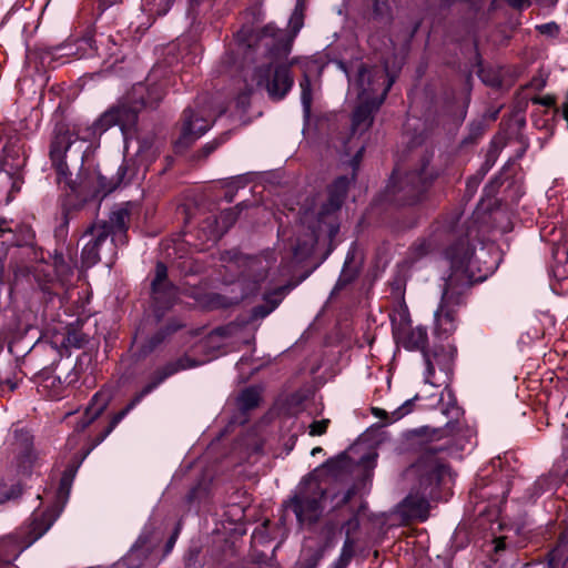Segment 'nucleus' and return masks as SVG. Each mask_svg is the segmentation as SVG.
Here are the masks:
<instances>
[{
    "label": "nucleus",
    "instance_id": "obj_29",
    "mask_svg": "<svg viewBox=\"0 0 568 568\" xmlns=\"http://www.w3.org/2000/svg\"><path fill=\"white\" fill-rule=\"evenodd\" d=\"M42 63H51L60 58L69 57L73 54L72 45L68 43H60L58 45L43 47L41 49Z\"/></svg>",
    "mask_w": 568,
    "mask_h": 568
},
{
    "label": "nucleus",
    "instance_id": "obj_11",
    "mask_svg": "<svg viewBox=\"0 0 568 568\" xmlns=\"http://www.w3.org/2000/svg\"><path fill=\"white\" fill-rule=\"evenodd\" d=\"M200 365V362L194 358L183 355L174 361L168 362L162 367L155 369L150 376L149 382L144 385V387L130 400V403L119 413L113 415L110 420L109 426L97 438L93 444V447L101 444L118 426V424L150 393H152L158 386H160L164 381L174 374L193 368Z\"/></svg>",
    "mask_w": 568,
    "mask_h": 568
},
{
    "label": "nucleus",
    "instance_id": "obj_51",
    "mask_svg": "<svg viewBox=\"0 0 568 568\" xmlns=\"http://www.w3.org/2000/svg\"><path fill=\"white\" fill-rule=\"evenodd\" d=\"M69 224V216H68V212L67 211H63V222L61 223V225L58 227V232L60 234H62L64 232V230L67 229Z\"/></svg>",
    "mask_w": 568,
    "mask_h": 568
},
{
    "label": "nucleus",
    "instance_id": "obj_5",
    "mask_svg": "<svg viewBox=\"0 0 568 568\" xmlns=\"http://www.w3.org/2000/svg\"><path fill=\"white\" fill-rule=\"evenodd\" d=\"M442 449L443 446H428L412 467V471L417 476V484L397 507L398 514L405 520H427L429 500L439 499V489L452 481L447 465L438 456Z\"/></svg>",
    "mask_w": 568,
    "mask_h": 568
},
{
    "label": "nucleus",
    "instance_id": "obj_48",
    "mask_svg": "<svg viewBox=\"0 0 568 568\" xmlns=\"http://www.w3.org/2000/svg\"><path fill=\"white\" fill-rule=\"evenodd\" d=\"M386 9H387V3L386 2H381L379 0H375V2H374V12L377 16L384 14Z\"/></svg>",
    "mask_w": 568,
    "mask_h": 568
},
{
    "label": "nucleus",
    "instance_id": "obj_15",
    "mask_svg": "<svg viewBox=\"0 0 568 568\" xmlns=\"http://www.w3.org/2000/svg\"><path fill=\"white\" fill-rule=\"evenodd\" d=\"M152 300L156 317L160 318L165 311L171 308L181 293L190 295L195 300H202L201 292H189L174 285L168 277V267L164 263L158 262L155 274L151 282Z\"/></svg>",
    "mask_w": 568,
    "mask_h": 568
},
{
    "label": "nucleus",
    "instance_id": "obj_7",
    "mask_svg": "<svg viewBox=\"0 0 568 568\" xmlns=\"http://www.w3.org/2000/svg\"><path fill=\"white\" fill-rule=\"evenodd\" d=\"M346 464L347 458L344 455L328 459L321 469H315L302 479L294 495L285 503V507L292 509L300 525L317 521L323 513L328 489L327 479L321 478L323 470L326 468L337 475Z\"/></svg>",
    "mask_w": 568,
    "mask_h": 568
},
{
    "label": "nucleus",
    "instance_id": "obj_58",
    "mask_svg": "<svg viewBox=\"0 0 568 568\" xmlns=\"http://www.w3.org/2000/svg\"><path fill=\"white\" fill-rule=\"evenodd\" d=\"M322 452H323L322 447H315V448L312 449L311 454H312V456H315V455H317V454H320Z\"/></svg>",
    "mask_w": 568,
    "mask_h": 568
},
{
    "label": "nucleus",
    "instance_id": "obj_27",
    "mask_svg": "<svg viewBox=\"0 0 568 568\" xmlns=\"http://www.w3.org/2000/svg\"><path fill=\"white\" fill-rule=\"evenodd\" d=\"M243 207H246L244 202L234 207L222 211L220 215L217 217H213V220L207 219V224L213 226L210 234H214V237L216 239L219 235L226 233L239 219V214Z\"/></svg>",
    "mask_w": 568,
    "mask_h": 568
},
{
    "label": "nucleus",
    "instance_id": "obj_19",
    "mask_svg": "<svg viewBox=\"0 0 568 568\" xmlns=\"http://www.w3.org/2000/svg\"><path fill=\"white\" fill-rule=\"evenodd\" d=\"M28 258L33 264H17L13 268L14 281L18 282L20 278L30 280L32 277L39 288L45 292L48 284L52 281V270L44 260L42 248H32L28 254Z\"/></svg>",
    "mask_w": 568,
    "mask_h": 568
},
{
    "label": "nucleus",
    "instance_id": "obj_23",
    "mask_svg": "<svg viewBox=\"0 0 568 568\" xmlns=\"http://www.w3.org/2000/svg\"><path fill=\"white\" fill-rule=\"evenodd\" d=\"M14 452L18 467L22 474H28L33 466L36 455L32 450V436L26 429H16L13 433Z\"/></svg>",
    "mask_w": 568,
    "mask_h": 568
},
{
    "label": "nucleus",
    "instance_id": "obj_45",
    "mask_svg": "<svg viewBox=\"0 0 568 568\" xmlns=\"http://www.w3.org/2000/svg\"><path fill=\"white\" fill-rule=\"evenodd\" d=\"M67 343L73 347L80 348L83 344V338L79 337L75 333L68 334Z\"/></svg>",
    "mask_w": 568,
    "mask_h": 568
},
{
    "label": "nucleus",
    "instance_id": "obj_46",
    "mask_svg": "<svg viewBox=\"0 0 568 568\" xmlns=\"http://www.w3.org/2000/svg\"><path fill=\"white\" fill-rule=\"evenodd\" d=\"M514 9L523 10L530 6V0H505Z\"/></svg>",
    "mask_w": 568,
    "mask_h": 568
},
{
    "label": "nucleus",
    "instance_id": "obj_10",
    "mask_svg": "<svg viewBox=\"0 0 568 568\" xmlns=\"http://www.w3.org/2000/svg\"><path fill=\"white\" fill-rule=\"evenodd\" d=\"M276 257L273 251L264 252L261 255L247 256L234 253L227 261L225 268L227 272L239 271L236 280L242 287V296H248L255 293L260 285L267 278L268 272Z\"/></svg>",
    "mask_w": 568,
    "mask_h": 568
},
{
    "label": "nucleus",
    "instance_id": "obj_39",
    "mask_svg": "<svg viewBox=\"0 0 568 568\" xmlns=\"http://www.w3.org/2000/svg\"><path fill=\"white\" fill-rule=\"evenodd\" d=\"M353 556L352 542L347 539L342 548L341 556L335 562V568H345Z\"/></svg>",
    "mask_w": 568,
    "mask_h": 568
},
{
    "label": "nucleus",
    "instance_id": "obj_52",
    "mask_svg": "<svg viewBox=\"0 0 568 568\" xmlns=\"http://www.w3.org/2000/svg\"><path fill=\"white\" fill-rule=\"evenodd\" d=\"M353 495L352 490H347L344 496L342 497L341 501L336 503V506L345 505L349 501L351 497Z\"/></svg>",
    "mask_w": 568,
    "mask_h": 568
},
{
    "label": "nucleus",
    "instance_id": "obj_18",
    "mask_svg": "<svg viewBox=\"0 0 568 568\" xmlns=\"http://www.w3.org/2000/svg\"><path fill=\"white\" fill-rule=\"evenodd\" d=\"M160 541V537H154L153 530L145 527L130 551L123 557L121 565L125 568L154 567L155 561L151 559V556Z\"/></svg>",
    "mask_w": 568,
    "mask_h": 568
},
{
    "label": "nucleus",
    "instance_id": "obj_13",
    "mask_svg": "<svg viewBox=\"0 0 568 568\" xmlns=\"http://www.w3.org/2000/svg\"><path fill=\"white\" fill-rule=\"evenodd\" d=\"M142 109L129 93L118 101V103L104 111L94 122V131L103 133L112 126L118 125L124 139L133 138L136 134L139 112Z\"/></svg>",
    "mask_w": 568,
    "mask_h": 568
},
{
    "label": "nucleus",
    "instance_id": "obj_20",
    "mask_svg": "<svg viewBox=\"0 0 568 568\" xmlns=\"http://www.w3.org/2000/svg\"><path fill=\"white\" fill-rule=\"evenodd\" d=\"M286 287L281 286L275 291L264 295V303L252 308L247 320L241 323H231L225 327L219 328L216 332L221 336H235L241 325L254 327L255 323L271 314L281 303L285 294Z\"/></svg>",
    "mask_w": 568,
    "mask_h": 568
},
{
    "label": "nucleus",
    "instance_id": "obj_41",
    "mask_svg": "<svg viewBox=\"0 0 568 568\" xmlns=\"http://www.w3.org/2000/svg\"><path fill=\"white\" fill-rule=\"evenodd\" d=\"M552 487V480L550 477H540L534 485L537 495H541L542 493L550 490Z\"/></svg>",
    "mask_w": 568,
    "mask_h": 568
},
{
    "label": "nucleus",
    "instance_id": "obj_38",
    "mask_svg": "<svg viewBox=\"0 0 568 568\" xmlns=\"http://www.w3.org/2000/svg\"><path fill=\"white\" fill-rule=\"evenodd\" d=\"M419 396L416 395L410 399H407L402 406H399L397 409H395L392 413V422L398 420L409 414L413 410V405L415 400H418Z\"/></svg>",
    "mask_w": 568,
    "mask_h": 568
},
{
    "label": "nucleus",
    "instance_id": "obj_36",
    "mask_svg": "<svg viewBox=\"0 0 568 568\" xmlns=\"http://www.w3.org/2000/svg\"><path fill=\"white\" fill-rule=\"evenodd\" d=\"M53 267L55 273L61 278H67L73 273V265L67 262L61 254H55L53 258Z\"/></svg>",
    "mask_w": 568,
    "mask_h": 568
},
{
    "label": "nucleus",
    "instance_id": "obj_32",
    "mask_svg": "<svg viewBox=\"0 0 568 568\" xmlns=\"http://www.w3.org/2000/svg\"><path fill=\"white\" fill-rule=\"evenodd\" d=\"M260 392L255 387H247L241 392L237 402L242 410H250L255 408L260 403Z\"/></svg>",
    "mask_w": 568,
    "mask_h": 568
},
{
    "label": "nucleus",
    "instance_id": "obj_37",
    "mask_svg": "<svg viewBox=\"0 0 568 568\" xmlns=\"http://www.w3.org/2000/svg\"><path fill=\"white\" fill-rule=\"evenodd\" d=\"M181 327V325H178V324H170L166 326L165 329H161L159 332H156L149 341L150 343V348L153 349L155 348L158 345H160L164 339L165 337L173 333V332H176L179 328Z\"/></svg>",
    "mask_w": 568,
    "mask_h": 568
},
{
    "label": "nucleus",
    "instance_id": "obj_33",
    "mask_svg": "<svg viewBox=\"0 0 568 568\" xmlns=\"http://www.w3.org/2000/svg\"><path fill=\"white\" fill-rule=\"evenodd\" d=\"M301 88V102L303 106L304 118L308 119L311 114V108L313 102L312 84L311 79L307 74H304L300 82Z\"/></svg>",
    "mask_w": 568,
    "mask_h": 568
},
{
    "label": "nucleus",
    "instance_id": "obj_60",
    "mask_svg": "<svg viewBox=\"0 0 568 568\" xmlns=\"http://www.w3.org/2000/svg\"><path fill=\"white\" fill-rule=\"evenodd\" d=\"M4 132H6V128L4 126H0V135L4 134Z\"/></svg>",
    "mask_w": 568,
    "mask_h": 568
},
{
    "label": "nucleus",
    "instance_id": "obj_6",
    "mask_svg": "<svg viewBox=\"0 0 568 568\" xmlns=\"http://www.w3.org/2000/svg\"><path fill=\"white\" fill-rule=\"evenodd\" d=\"M355 83L358 90L359 104L352 118V136L344 145V151L347 155L351 154L348 143L356 134H363L373 124V114L384 102L387 92L394 83V79L388 77L386 70L371 69L365 64H361L357 69Z\"/></svg>",
    "mask_w": 568,
    "mask_h": 568
},
{
    "label": "nucleus",
    "instance_id": "obj_54",
    "mask_svg": "<svg viewBox=\"0 0 568 568\" xmlns=\"http://www.w3.org/2000/svg\"><path fill=\"white\" fill-rule=\"evenodd\" d=\"M190 9L194 10L195 7L200 6L204 0H187Z\"/></svg>",
    "mask_w": 568,
    "mask_h": 568
},
{
    "label": "nucleus",
    "instance_id": "obj_2",
    "mask_svg": "<svg viewBox=\"0 0 568 568\" xmlns=\"http://www.w3.org/2000/svg\"><path fill=\"white\" fill-rule=\"evenodd\" d=\"M305 10V0H296L287 29L268 23L258 32H254L251 26H243L234 34L222 63L226 68L242 69L247 62L254 61L256 55L270 57V64L257 69V84L265 87L271 99L282 100L294 84L291 67L297 59L294 58L288 63L282 60L291 53L293 42L304 27Z\"/></svg>",
    "mask_w": 568,
    "mask_h": 568
},
{
    "label": "nucleus",
    "instance_id": "obj_26",
    "mask_svg": "<svg viewBox=\"0 0 568 568\" xmlns=\"http://www.w3.org/2000/svg\"><path fill=\"white\" fill-rule=\"evenodd\" d=\"M110 394L104 390L95 393L91 399L90 405L87 407L84 416L77 425V430H84L91 423H93L106 408L110 402Z\"/></svg>",
    "mask_w": 568,
    "mask_h": 568
},
{
    "label": "nucleus",
    "instance_id": "obj_14",
    "mask_svg": "<svg viewBox=\"0 0 568 568\" xmlns=\"http://www.w3.org/2000/svg\"><path fill=\"white\" fill-rule=\"evenodd\" d=\"M204 98L199 99L195 106L186 108L181 116V131L175 148L183 150L200 139L212 125L214 112L206 105Z\"/></svg>",
    "mask_w": 568,
    "mask_h": 568
},
{
    "label": "nucleus",
    "instance_id": "obj_59",
    "mask_svg": "<svg viewBox=\"0 0 568 568\" xmlns=\"http://www.w3.org/2000/svg\"><path fill=\"white\" fill-rule=\"evenodd\" d=\"M226 200H227V202H232V200H233V195H229V194H226Z\"/></svg>",
    "mask_w": 568,
    "mask_h": 568
},
{
    "label": "nucleus",
    "instance_id": "obj_21",
    "mask_svg": "<svg viewBox=\"0 0 568 568\" xmlns=\"http://www.w3.org/2000/svg\"><path fill=\"white\" fill-rule=\"evenodd\" d=\"M27 162V155L22 140L17 134H7L1 149L0 163L3 174L0 180L11 183L12 172L21 170Z\"/></svg>",
    "mask_w": 568,
    "mask_h": 568
},
{
    "label": "nucleus",
    "instance_id": "obj_25",
    "mask_svg": "<svg viewBox=\"0 0 568 568\" xmlns=\"http://www.w3.org/2000/svg\"><path fill=\"white\" fill-rule=\"evenodd\" d=\"M2 245L8 247L16 246L21 247L26 251L28 255L32 248H36L34 245V233L29 225L21 223L12 224V234L7 235L6 240H2Z\"/></svg>",
    "mask_w": 568,
    "mask_h": 568
},
{
    "label": "nucleus",
    "instance_id": "obj_61",
    "mask_svg": "<svg viewBox=\"0 0 568 568\" xmlns=\"http://www.w3.org/2000/svg\"><path fill=\"white\" fill-rule=\"evenodd\" d=\"M551 103L550 99L546 100L544 104L549 105Z\"/></svg>",
    "mask_w": 568,
    "mask_h": 568
},
{
    "label": "nucleus",
    "instance_id": "obj_40",
    "mask_svg": "<svg viewBox=\"0 0 568 568\" xmlns=\"http://www.w3.org/2000/svg\"><path fill=\"white\" fill-rule=\"evenodd\" d=\"M329 425V419L314 420L310 425L308 434L311 436H320L326 433Z\"/></svg>",
    "mask_w": 568,
    "mask_h": 568
},
{
    "label": "nucleus",
    "instance_id": "obj_12",
    "mask_svg": "<svg viewBox=\"0 0 568 568\" xmlns=\"http://www.w3.org/2000/svg\"><path fill=\"white\" fill-rule=\"evenodd\" d=\"M403 345L409 351H420L426 365L425 383L438 387L449 381L450 364L446 355L427 351V332L424 327L412 328L404 338Z\"/></svg>",
    "mask_w": 568,
    "mask_h": 568
},
{
    "label": "nucleus",
    "instance_id": "obj_53",
    "mask_svg": "<svg viewBox=\"0 0 568 568\" xmlns=\"http://www.w3.org/2000/svg\"><path fill=\"white\" fill-rule=\"evenodd\" d=\"M119 0H100V7L105 10L106 8H109L110 6H112L113 3L118 2Z\"/></svg>",
    "mask_w": 568,
    "mask_h": 568
},
{
    "label": "nucleus",
    "instance_id": "obj_9",
    "mask_svg": "<svg viewBox=\"0 0 568 568\" xmlns=\"http://www.w3.org/2000/svg\"><path fill=\"white\" fill-rule=\"evenodd\" d=\"M434 151H426L420 159L419 166L406 172L402 176L395 173L388 185V194L392 200L400 205H413L420 201L430 183L439 175V172L430 166Z\"/></svg>",
    "mask_w": 568,
    "mask_h": 568
},
{
    "label": "nucleus",
    "instance_id": "obj_35",
    "mask_svg": "<svg viewBox=\"0 0 568 568\" xmlns=\"http://www.w3.org/2000/svg\"><path fill=\"white\" fill-rule=\"evenodd\" d=\"M78 467H79V465L70 466L63 471L62 477L60 479L59 491H58L60 497H62V496L65 498L68 497L70 489H71L73 478L78 470Z\"/></svg>",
    "mask_w": 568,
    "mask_h": 568
},
{
    "label": "nucleus",
    "instance_id": "obj_44",
    "mask_svg": "<svg viewBox=\"0 0 568 568\" xmlns=\"http://www.w3.org/2000/svg\"><path fill=\"white\" fill-rule=\"evenodd\" d=\"M322 552L321 551H314L305 561L304 568H316L318 562L322 559Z\"/></svg>",
    "mask_w": 568,
    "mask_h": 568
},
{
    "label": "nucleus",
    "instance_id": "obj_24",
    "mask_svg": "<svg viewBox=\"0 0 568 568\" xmlns=\"http://www.w3.org/2000/svg\"><path fill=\"white\" fill-rule=\"evenodd\" d=\"M547 568H568V526L565 527L556 541V545L547 554ZM535 568H546L542 564L534 565Z\"/></svg>",
    "mask_w": 568,
    "mask_h": 568
},
{
    "label": "nucleus",
    "instance_id": "obj_31",
    "mask_svg": "<svg viewBox=\"0 0 568 568\" xmlns=\"http://www.w3.org/2000/svg\"><path fill=\"white\" fill-rule=\"evenodd\" d=\"M173 0H142L141 7L149 16L161 17L171 9Z\"/></svg>",
    "mask_w": 568,
    "mask_h": 568
},
{
    "label": "nucleus",
    "instance_id": "obj_50",
    "mask_svg": "<svg viewBox=\"0 0 568 568\" xmlns=\"http://www.w3.org/2000/svg\"><path fill=\"white\" fill-rule=\"evenodd\" d=\"M506 547L504 538H497L494 541V550L496 552H499L500 550H504Z\"/></svg>",
    "mask_w": 568,
    "mask_h": 568
},
{
    "label": "nucleus",
    "instance_id": "obj_43",
    "mask_svg": "<svg viewBox=\"0 0 568 568\" xmlns=\"http://www.w3.org/2000/svg\"><path fill=\"white\" fill-rule=\"evenodd\" d=\"M537 30L542 34L556 36L559 32V28L555 22L544 23L537 26Z\"/></svg>",
    "mask_w": 568,
    "mask_h": 568
},
{
    "label": "nucleus",
    "instance_id": "obj_30",
    "mask_svg": "<svg viewBox=\"0 0 568 568\" xmlns=\"http://www.w3.org/2000/svg\"><path fill=\"white\" fill-rule=\"evenodd\" d=\"M22 495V486L14 480L0 479V505L16 501Z\"/></svg>",
    "mask_w": 568,
    "mask_h": 568
},
{
    "label": "nucleus",
    "instance_id": "obj_34",
    "mask_svg": "<svg viewBox=\"0 0 568 568\" xmlns=\"http://www.w3.org/2000/svg\"><path fill=\"white\" fill-rule=\"evenodd\" d=\"M351 260L352 258L349 257V255H347L344 266H343V270H342V273L332 291V294H336L339 291H342L345 286H347L356 277V272L348 267Z\"/></svg>",
    "mask_w": 568,
    "mask_h": 568
},
{
    "label": "nucleus",
    "instance_id": "obj_62",
    "mask_svg": "<svg viewBox=\"0 0 568 568\" xmlns=\"http://www.w3.org/2000/svg\"><path fill=\"white\" fill-rule=\"evenodd\" d=\"M566 477L568 478V469H567V474H566Z\"/></svg>",
    "mask_w": 568,
    "mask_h": 568
},
{
    "label": "nucleus",
    "instance_id": "obj_4",
    "mask_svg": "<svg viewBox=\"0 0 568 568\" xmlns=\"http://www.w3.org/2000/svg\"><path fill=\"white\" fill-rule=\"evenodd\" d=\"M364 150V145H361L349 162L353 169L352 176L342 175L334 180V182L328 185L327 196L322 202L317 213L313 214L306 212L302 216L296 233L304 234V236H298L296 244L293 246V255L297 261H303L313 252L322 234L333 237L338 233L339 222L337 213L344 203L351 182L355 180L356 170L362 161Z\"/></svg>",
    "mask_w": 568,
    "mask_h": 568
},
{
    "label": "nucleus",
    "instance_id": "obj_3",
    "mask_svg": "<svg viewBox=\"0 0 568 568\" xmlns=\"http://www.w3.org/2000/svg\"><path fill=\"white\" fill-rule=\"evenodd\" d=\"M78 141V134L68 124L63 122L55 124L49 145V158L60 185L63 184L72 193L84 199L89 196L103 197L130 181V178L126 179L129 166L125 162L118 168L116 173L111 178L98 173L84 178L82 174H78L73 179L69 159L74 156V164L81 169L84 158L81 150L73 149Z\"/></svg>",
    "mask_w": 568,
    "mask_h": 568
},
{
    "label": "nucleus",
    "instance_id": "obj_28",
    "mask_svg": "<svg viewBox=\"0 0 568 568\" xmlns=\"http://www.w3.org/2000/svg\"><path fill=\"white\" fill-rule=\"evenodd\" d=\"M54 520L55 517L51 511L32 514L28 539L24 547L31 546L34 541L42 537L50 529Z\"/></svg>",
    "mask_w": 568,
    "mask_h": 568
},
{
    "label": "nucleus",
    "instance_id": "obj_42",
    "mask_svg": "<svg viewBox=\"0 0 568 568\" xmlns=\"http://www.w3.org/2000/svg\"><path fill=\"white\" fill-rule=\"evenodd\" d=\"M12 224L13 221L0 219V243L2 242V240L7 239V235L12 234Z\"/></svg>",
    "mask_w": 568,
    "mask_h": 568
},
{
    "label": "nucleus",
    "instance_id": "obj_55",
    "mask_svg": "<svg viewBox=\"0 0 568 568\" xmlns=\"http://www.w3.org/2000/svg\"><path fill=\"white\" fill-rule=\"evenodd\" d=\"M373 413L377 417L386 416L387 413L384 409L381 408H373Z\"/></svg>",
    "mask_w": 568,
    "mask_h": 568
},
{
    "label": "nucleus",
    "instance_id": "obj_17",
    "mask_svg": "<svg viewBox=\"0 0 568 568\" xmlns=\"http://www.w3.org/2000/svg\"><path fill=\"white\" fill-rule=\"evenodd\" d=\"M38 378L41 392L53 399H59L65 389L77 382L78 373L69 365L58 363L53 368H43Z\"/></svg>",
    "mask_w": 568,
    "mask_h": 568
},
{
    "label": "nucleus",
    "instance_id": "obj_56",
    "mask_svg": "<svg viewBox=\"0 0 568 568\" xmlns=\"http://www.w3.org/2000/svg\"><path fill=\"white\" fill-rule=\"evenodd\" d=\"M195 494H196V488H193V489L187 494L186 498H187V501H189V503H192V501H193V499L195 498Z\"/></svg>",
    "mask_w": 568,
    "mask_h": 568
},
{
    "label": "nucleus",
    "instance_id": "obj_57",
    "mask_svg": "<svg viewBox=\"0 0 568 568\" xmlns=\"http://www.w3.org/2000/svg\"><path fill=\"white\" fill-rule=\"evenodd\" d=\"M248 359H250V358H248V357H245V356L241 357V358H240V361L237 362L236 366H237L239 368H241L245 363H247V362H248Z\"/></svg>",
    "mask_w": 568,
    "mask_h": 568
},
{
    "label": "nucleus",
    "instance_id": "obj_49",
    "mask_svg": "<svg viewBox=\"0 0 568 568\" xmlns=\"http://www.w3.org/2000/svg\"><path fill=\"white\" fill-rule=\"evenodd\" d=\"M179 529H180V527H176L174 534L168 540V542L165 545L166 552L171 551V549L173 548V546L175 544V540H176V536H178Z\"/></svg>",
    "mask_w": 568,
    "mask_h": 568
},
{
    "label": "nucleus",
    "instance_id": "obj_63",
    "mask_svg": "<svg viewBox=\"0 0 568 568\" xmlns=\"http://www.w3.org/2000/svg\"><path fill=\"white\" fill-rule=\"evenodd\" d=\"M2 561V559L0 558V562Z\"/></svg>",
    "mask_w": 568,
    "mask_h": 568
},
{
    "label": "nucleus",
    "instance_id": "obj_22",
    "mask_svg": "<svg viewBox=\"0 0 568 568\" xmlns=\"http://www.w3.org/2000/svg\"><path fill=\"white\" fill-rule=\"evenodd\" d=\"M158 80L159 71L152 70L145 82L133 85L130 94L132 101H135V104H139L141 109L154 108L163 99L168 81L159 82Z\"/></svg>",
    "mask_w": 568,
    "mask_h": 568
},
{
    "label": "nucleus",
    "instance_id": "obj_47",
    "mask_svg": "<svg viewBox=\"0 0 568 568\" xmlns=\"http://www.w3.org/2000/svg\"><path fill=\"white\" fill-rule=\"evenodd\" d=\"M220 143L221 142H219V141H214V142L205 144L202 149L203 155L204 156L210 155L220 145Z\"/></svg>",
    "mask_w": 568,
    "mask_h": 568
},
{
    "label": "nucleus",
    "instance_id": "obj_16",
    "mask_svg": "<svg viewBox=\"0 0 568 568\" xmlns=\"http://www.w3.org/2000/svg\"><path fill=\"white\" fill-rule=\"evenodd\" d=\"M448 403L445 408H443V414H445L450 420L445 425L444 432L450 438L444 444H432L430 446H443L444 450H464L466 448V444H470V439L473 437V432L468 428H465L459 424L458 419L463 415L462 408L457 405L455 397L450 392H447Z\"/></svg>",
    "mask_w": 568,
    "mask_h": 568
},
{
    "label": "nucleus",
    "instance_id": "obj_1",
    "mask_svg": "<svg viewBox=\"0 0 568 568\" xmlns=\"http://www.w3.org/2000/svg\"><path fill=\"white\" fill-rule=\"evenodd\" d=\"M470 226L462 222L459 214H453L434 224L429 237L417 241L413 245L416 258L423 257L435 248L443 247V255L448 264L449 273L444 278L445 285L438 308L434 313L435 331L448 335L455 329V306L462 301L464 291L473 283L485 278L475 255V240Z\"/></svg>",
    "mask_w": 568,
    "mask_h": 568
},
{
    "label": "nucleus",
    "instance_id": "obj_8",
    "mask_svg": "<svg viewBox=\"0 0 568 568\" xmlns=\"http://www.w3.org/2000/svg\"><path fill=\"white\" fill-rule=\"evenodd\" d=\"M132 204L130 202L114 206L106 220H95L84 231L89 237L81 252L82 265L90 268L101 261L100 248L111 237L114 247L128 243V230Z\"/></svg>",
    "mask_w": 568,
    "mask_h": 568
}]
</instances>
